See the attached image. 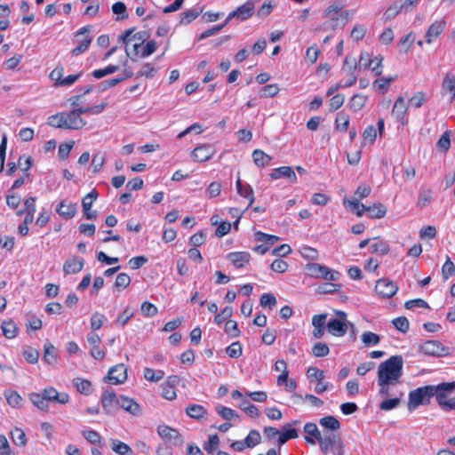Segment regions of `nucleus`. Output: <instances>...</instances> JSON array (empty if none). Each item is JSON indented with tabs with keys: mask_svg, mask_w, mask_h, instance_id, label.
I'll use <instances>...</instances> for the list:
<instances>
[{
	"mask_svg": "<svg viewBox=\"0 0 455 455\" xmlns=\"http://www.w3.org/2000/svg\"><path fill=\"white\" fill-rule=\"evenodd\" d=\"M403 360L402 355H392L379 365L378 385L379 394L383 396L390 395V386L400 382L403 375Z\"/></svg>",
	"mask_w": 455,
	"mask_h": 455,
	"instance_id": "f257e3e1",
	"label": "nucleus"
},
{
	"mask_svg": "<svg viewBox=\"0 0 455 455\" xmlns=\"http://www.w3.org/2000/svg\"><path fill=\"white\" fill-rule=\"evenodd\" d=\"M126 46L132 48V54L137 57L145 58L153 54L156 50V43L155 40H149L145 45V33L139 32L133 34V28L125 30L120 36Z\"/></svg>",
	"mask_w": 455,
	"mask_h": 455,
	"instance_id": "f03ea898",
	"label": "nucleus"
},
{
	"mask_svg": "<svg viewBox=\"0 0 455 455\" xmlns=\"http://www.w3.org/2000/svg\"><path fill=\"white\" fill-rule=\"evenodd\" d=\"M342 7L339 3H333L323 11L322 17L324 21L320 27L321 30H336L347 24L350 12L349 11L342 12Z\"/></svg>",
	"mask_w": 455,
	"mask_h": 455,
	"instance_id": "7ed1b4c3",
	"label": "nucleus"
},
{
	"mask_svg": "<svg viewBox=\"0 0 455 455\" xmlns=\"http://www.w3.org/2000/svg\"><path fill=\"white\" fill-rule=\"evenodd\" d=\"M48 124L52 127L65 130H79L86 124V121L77 116L73 110L69 112L57 113L49 116Z\"/></svg>",
	"mask_w": 455,
	"mask_h": 455,
	"instance_id": "20e7f679",
	"label": "nucleus"
},
{
	"mask_svg": "<svg viewBox=\"0 0 455 455\" xmlns=\"http://www.w3.org/2000/svg\"><path fill=\"white\" fill-rule=\"evenodd\" d=\"M433 385L417 387L409 393L407 408L409 411H415L419 405H427L434 397Z\"/></svg>",
	"mask_w": 455,
	"mask_h": 455,
	"instance_id": "39448f33",
	"label": "nucleus"
},
{
	"mask_svg": "<svg viewBox=\"0 0 455 455\" xmlns=\"http://www.w3.org/2000/svg\"><path fill=\"white\" fill-rule=\"evenodd\" d=\"M434 396L439 407L444 411H449L451 404V397L448 396V392L455 390V382H443L438 385H433Z\"/></svg>",
	"mask_w": 455,
	"mask_h": 455,
	"instance_id": "423d86ee",
	"label": "nucleus"
},
{
	"mask_svg": "<svg viewBox=\"0 0 455 455\" xmlns=\"http://www.w3.org/2000/svg\"><path fill=\"white\" fill-rule=\"evenodd\" d=\"M306 270L308 275L327 281H338L340 276L339 272L318 263L307 264Z\"/></svg>",
	"mask_w": 455,
	"mask_h": 455,
	"instance_id": "0eeeda50",
	"label": "nucleus"
},
{
	"mask_svg": "<svg viewBox=\"0 0 455 455\" xmlns=\"http://www.w3.org/2000/svg\"><path fill=\"white\" fill-rule=\"evenodd\" d=\"M336 315L339 318L331 319L327 324L326 328L328 332L335 337H342L347 333V314L343 311H336Z\"/></svg>",
	"mask_w": 455,
	"mask_h": 455,
	"instance_id": "6e6552de",
	"label": "nucleus"
},
{
	"mask_svg": "<svg viewBox=\"0 0 455 455\" xmlns=\"http://www.w3.org/2000/svg\"><path fill=\"white\" fill-rule=\"evenodd\" d=\"M75 38L77 45L71 51V53L73 56H78L86 52L92 43V37L90 36V28L83 27L80 28L76 32Z\"/></svg>",
	"mask_w": 455,
	"mask_h": 455,
	"instance_id": "1a4fd4ad",
	"label": "nucleus"
},
{
	"mask_svg": "<svg viewBox=\"0 0 455 455\" xmlns=\"http://www.w3.org/2000/svg\"><path fill=\"white\" fill-rule=\"evenodd\" d=\"M254 13V1L248 0L235 10L232 11L226 19L228 24L233 18L236 17L241 21L246 20Z\"/></svg>",
	"mask_w": 455,
	"mask_h": 455,
	"instance_id": "9d476101",
	"label": "nucleus"
},
{
	"mask_svg": "<svg viewBox=\"0 0 455 455\" xmlns=\"http://www.w3.org/2000/svg\"><path fill=\"white\" fill-rule=\"evenodd\" d=\"M126 379L127 369L124 363L112 366L105 377V380L112 385L123 384Z\"/></svg>",
	"mask_w": 455,
	"mask_h": 455,
	"instance_id": "9b49d317",
	"label": "nucleus"
},
{
	"mask_svg": "<svg viewBox=\"0 0 455 455\" xmlns=\"http://www.w3.org/2000/svg\"><path fill=\"white\" fill-rule=\"evenodd\" d=\"M398 287L396 283L387 278L378 280L375 285V291L383 299L392 298L396 293Z\"/></svg>",
	"mask_w": 455,
	"mask_h": 455,
	"instance_id": "f8f14e48",
	"label": "nucleus"
},
{
	"mask_svg": "<svg viewBox=\"0 0 455 455\" xmlns=\"http://www.w3.org/2000/svg\"><path fill=\"white\" fill-rule=\"evenodd\" d=\"M216 153L215 148L211 144H202L194 148L191 157L194 162L204 163L210 160Z\"/></svg>",
	"mask_w": 455,
	"mask_h": 455,
	"instance_id": "ddd939ff",
	"label": "nucleus"
},
{
	"mask_svg": "<svg viewBox=\"0 0 455 455\" xmlns=\"http://www.w3.org/2000/svg\"><path fill=\"white\" fill-rule=\"evenodd\" d=\"M157 434L164 441L172 443L175 445H181L184 442L179 431L167 425L158 426Z\"/></svg>",
	"mask_w": 455,
	"mask_h": 455,
	"instance_id": "4468645a",
	"label": "nucleus"
},
{
	"mask_svg": "<svg viewBox=\"0 0 455 455\" xmlns=\"http://www.w3.org/2000/svg\"><path fill=\"white\" fill-rule=\"evenodd\" d=\"M100 403L104 411L110 414L118 408L119 397L116 396L114 391L105 390L102 392Z\"/></svg>",
	"mask_w": 455,
	"mask_h": 455,
	"instance_id": "2eb2a0df",
	"label": "nucleus"
},
{
	"mask_svg": "<svg viewBox=\"0 0 455 455\" xmlns=\"http://www.w3.org/2000/svg\"><path fill=\"white\" fill-rule=\"evenodd\" d=\"M180 381V378L177 375L169 376L167 380L161 384V395L166 400H174L177 397L176 385Z\"/></svg>",
	"mask_w": 455,
	"mask_h": 455,
	"instance_id": "dca6fc26",
	"label": "nucleus"
},
{
	"mask_svg": "<svg viewBox=\"0 0 455 455\" xmlns=\"http://www.w3.org/2000/svg\"><path fill=\"white\" fill-rule=\"evenodd\" d=\"M41 392L48 402H53L60 404H66L69 402L70 399L69 395L68 393H59L57 389L53 387H46Z\"/></svg>",
	"mask_w": 455,
	"mask_h": 455,
	"instance_id": "f3484780",
	"label": "nucleus"
},
{
	"mask_svg": "<svg viewBox=\"0 0 455 455\" xmlns=\"http://www.w3.org/2000/svg\"><path fill=\"white\" fill-rule=\"evenodd\" d=\"M300 424V421L295 419L290 423L283 426L279 437L277 439L278 444L283 445L288 440L295 439L299 436L298 431L294 428V426Z\"/></svg>",
	"mask_w": 455,
	"mask_h": 455,
	"instance_id": "a211bd4d",
	"label": "nucleus"
},
{
	"mask_svg": "<svg viewBox=\"0 0 455 455\" xmlns=\"http://www.w3.org/2000/svg\"><path fill=\"white\" fill-rule=\"evenodd\" d=\"M87 341L91 347V355L96 360H103L105 351L100 347V343L101 342L100 337L97 333L91 332L87 335Z\"/></svg>",
	"mask_w": 455,
	"mask_h": 455,
	"instance_id": "6ab92c4d",
	"label": "nucleus"
},
{
	"mask_svg": "<svg viewBox=\"0 0 455 455\" xmlns=\"http://www.w3.org/2000/svg\"><path fill=\"white\" fill-rule=\"evenodd\" d=\"M446 22L444 20H437L430 25L425 35V41L430 44L434 42L444 30Z\"/></svg>",
	"mask_w": 455,
	"mask_h": 455,
	"instance_id": "aec40b11",
	"label": "nucleus"
},
{
	"mask_svg": "<svg viewBox=\"0 0 455 455\" xmlns=\"http://www.w3.org/2000/svg\"><path fill=\"white\" fill-rule=\"evenodd\" d=\"M269 176L272 180L286 178L291 183H297V181H298L297 175H296L293 168L291 166H281L278 168H275L272 170Z\"/></svg>",
	"mask_w": 455,
	"mask_h": 455,
	"instance_id": "412c9836",
	"label": "nucleus"
},
{
	"mask_svg": "<svg viewBox=\"0 0 455 455\" xmlns=\"http://www.w3.org/2000/svg\"><path fill=\"white\" fill-rule=\"evenodd\" d=\"M419 351L424 355L440 356L443 354L444 347L437 340H427L420 346Z\"/></svg>",
	"mask_w": 455,
	"mask_h": 455,
	"instance_id": "4be33fe9",
	"label": "nucleus"
},
{
	"mask_svg": "<svg viewBox=\"0 0 455 455\" xmlns=\"http://www.w3.org/2000/svg\"><path fill=\"white\" fill-rule=\"evenodd\" d=\"M76 212V204L71 202L68 203L66 200H61L56 206V212L65 220L73 219Z\"/></svg>",
	"mask_w": 455,
	"mask_h": 455,
	"instance_id": "5701e85b",
	"label": "nucleus"
},
{
	"mask_svg": "<svg viewBox=\"0 0 455 455\" xmlns=\"http://www.w3.org/2000/svg\"><path fill=\"white\" fill-rule=\"evenodd\" d=\"M235 187L237 193L240 196L248 200V205L245 210H248L251 204H253L254 198V191L252 188L249 184H243L241 179L238 177L235 181Z\"/></svg>",
	"mask_w": 455,
	"mask_h": 455,
	"instance_id": "b1692460",
	"label": "nucleus"
},
{
	"mask_svg": "<svg viewBox=\"0 0 455 455\" xmlns=\"http://www.w3.org/2000/svg\"><path fill=\"white\" fill-rule=\"evenodd\" d=\"M228 259L231 261L236 268L244 267L251 260V254L247 251H233L227 255Z\"/></svg>",
	"mask_w": 455,
	"mask_h": 455,
	"instance_id": "393cba45",
	"label": "nucleus"
},
{
	"mask_svg": "<svg viewBox=\"0 0 455 455\" xmlns=\"http://www.w3.org/2000/svg\"><path fill=\"white\" fill-rule=\"evenodd\" d=\"M84 260L77 257L68 259L63 264V272L65 275L77 274L84 268Z\"/></svg>",
	"mask_w": 455,
	"mask_h": 455,
	"instance_id": "a878e982",
	"label": "nucleus"
},
{
	"mask_svg": "<svg viewBox=\"0 0 455 455\" xmlns=\"http://www.w3.org/2000/svg\"><path fill=\"white\" fill-rule=\"evenodd\" d=\"M407 109L408 108L405 104L404 98L403 96H399L393 106L392 116L402 124H404Z\"/></svg>",
	"mask_w": 455,
	"mask_h": 455,
	"instance_id": "bb28decb",
	"label": "nucleus"
},
{
	"mask_svg": "<svg viewBox=\"0 0 455 455\" xmlns=\"http://www.w3.org/2000/svg\"><path fill=\"white\" fill-rule=\"evenodd\" d=\"M320 448L323 452L326 453L328 451L332 450L337 444L342 446L340 438L336 434H330L327 435H321L320 441H318Z\"/></svg>",
	"mask_w": 455,
	"mask_h": 455,
	"instance_id": "cd10ccee",
	"label": "nucleus"
},
{
	"mask_svg": "<svg viewBox=\"0 0 455 455\" xmlns=\"http://www.w3.org/2000/svg\"><path fill=\"white\" fill-rule=\"evenodd\" d=\"M326 318H327V314L315 315L312 317V324L314 326L312 335L315 339H320L323 336L325 325L327 324Z\"/></svg>",
	"mask_w": 455,
	"mask_h": 455,
	"instance_id": "c85d7f7f",
	"label": "nucleus"
},
{
	"mask_svg": "<svg viewBox=\"0 0 455 455\" xmlns=\"http://www.w3.org/2000/svg\"><path fill=\"white\" fill-rule=\"evenodd\" d=\"M443 94H448L450 101L455 99V76L447 73L442 83Z\"/></svg>",
	"mask_w": 455,
	"mask_h": 455,
	"instance_id": "c756f323",
	"label": "nucleus"
},
{
	"mask_svg": "<svg viewBox=\"0 0 455 455\" xmlns=\"http://www.w3.org/2000/svg\"><path fill=\"white\" fill-rule=\"evenodd\" d=\"M304 432L307 435L305 436L306 443L314 444L315 440L318 442L321 438V433L315 423L308 422L304 426Z\"/></svg>",
	"mask_w": 455,
	"mask_h": 455,
	"instance_id": "7c9ffc66",
	"label": "nucleus"
},
{
	"mask_svg": "<svg viewBox=\"0 0 455 455\" xmlns=\"http://www.w3.org/2000/svg\"><path fill=\"white\" fill-rule=\"evenodd\" d=\"M29 401L36 406L38 410L47 412L49 411V402L43 395L42 392L36 393L33 392L28 395Z\"/></svg>",
	"mask_w": 455,
	"mask_h": 455,
	"instance_id": "2f4dec72",
	"label": "nucleus"
},
{
	"mask_svg": "<svg viewBox=\"0 0 455 455\" xmlns=\"http://www.w3.org/2000/svg\"><path fill=\"white\" fill-rule=\"evenodd\" d=\"M118 407L132 413V415H138L140 411V405L132 398L126 396L119 397Z\"/></svg>",
	"mask_w": 455,
	"mask_h": 455,
	"instance_id": "473e14b6",
	"label": "nucleus"
},
{
	"mask_svg": "<svg viewBox=\"0 0 455 455\" xmlns=\"http://www.w3.org/2000/svg\"><path fill=\"white\" fill-rule=\"evenodd\" d=\"M57 359L58 353L55 347L50 341H46L44 346L43 361L48 364H55Z\"/></svg>",
	"mask_w": 455,
	"mask_h": 455,
	"instance_id": "72a5a7b5",
	"label": "nucleus"
},
{
	"mask_svg": "<svg viewBox=\"0 0 455 455\" xmlns=\"http://www.w3.org/2000/svg\"><path fill=\"white\" fill-rule=\"evenodd\" d=\"M73 385L76 388V391L82 395H89L92 393V384L88 379L83 378H75L73 379Z\"/></svg>",
	"mask_w": 455,
	"mask_h": 455,
	"instance_id": "f704fd0d",
	"label": "nucleus"
},
{
	"mask_svg": "<svg viewBox=\"0 0 455 455\" xmlns=\"http://www.w3.org/2000/svg\"><path fill=\"white\" fill-rule=\"evenodd\" d=\"M3 335L8 339H14L18 334V327L13 320H4L1 324Z\"/></svg>",
	"mask_w": 455,
	"mask_h": 455,
	"instance_id": "c9c22d12",
	"label": "nucleus"
},
{
	"mask_svg": "<svg viewBox=\"0 0 455 455\" xmlns=\"http://www.w3.org/2000/svg\"><path fill=\"white\" fill-rule=\"evenodd\" d=\"M252 159L254 164L260 168L267 166L272 161V156L266 154L261 149H255L252 152Z\"/></svg>",
	"mask_w": 455,
	"mask_h": 455,
	"instance_id": "e433bc0d",
	"label": "nucleus"
},
{
	"mask_svg": "<svg viewBox=\"0 0 455 455\" xmlns=\"http://www.w3.org/2000/svg\"><path fill=\"white\" fill-rule=\"evenodd\" d=\"M365 212L371 219H381L385 217L387 209L381 203H374L372 205L366 206Z\"/></svg>",
	"mask_w": 455,
	"mask_h": 455,
	"instance_id": "4c0bfd02",
	"label": "nucleus"
},
{
	"mask_svg": "<svg viewBox=\"0 0 455 455\" xmlns=\"http://www.w3.org/2000/svg\"><path fill=\"white\" fill-rule=\"evenodd\" d=\"M110 447L112 451L119 455H132V448L125 443L118 439L110 440Z\"/></svg>",
	"mask_w": 455,
	"mask_h": 455,
	"instance_id": "58836bf2",
	"label": "nucleus"
},
{
	"mask_svg": "<svg viewBox=\"0 0 455 455\" xmlns=\"http://www.w3.org/2000/svg\"><path fill=\"white\" fill-rule=\"evenodd\" d=\"M186 413L192 419H202L207 415V411L203 405L193 403L186 408Z\"/></svg>",
	"mask_w": 455,
	"mask_h": 455,
	"instance_id": "ea45409f",
	"label": "nucleus"
},
{
	"mask_svg": "<svg viewBox=\"0 0 455 455\" xmlns=\"http://www.w3.org/2000/svg\"><path fill=\"white\" fill-rule=\"evenodd\" d=\"M11 438L12 443L20 447H25L28 443V439L25 432L20 427H15L11 431Z\"/></svg>",
	"mask_w": 455,
	"mask_h": 455,
	"instance_id": "a19ab883",
	"label": "nucleus"
},
{
	"mask_svg": "<svg viewBox=\"0 0 455 455\" xmlns=\"http://www.w3.org/2000/svg\"><path fill=\"white\" fill-rule=\"evenodd\" d=\"M349 116L344 112L338 113L336 119H335V130L338 132H340L342 133H345L349 126Z\"/></svg>",
	"mask_w": 455,
	"mask_h": 455,
	"instance_id": "79ce46f5",
	"label": "nucleus"
},
{
	"mask_svg": "<svg viewBox=\"0 0 455 455\" xmlns=\"http://www.w3.org/2000/svg\"><path fill=\"white\" fill-rule=\"evenodd\" d=\"M366 100V96L363 94H355L348 102V108L353 112H358L364 107Z\"/></svg>",
	"mask_w": 455,
	"mask_h": 455,
	"instance_id": "37998d69",
	"label": "nucleus"
},
{
	"mask_svg": "<svg viewBox=\"0 0 455 455\" xmlns=\"http://www.w3.org/2000/svg\"><path fill=\"white\" fill-rule=\"evenodd\" d=\"M7 403L13 408L21 407L22 397L15 390H7L4 392Z\"/></svg>",
	"mask_w": 455,
	"mask_h": 455,
	"instance_id": "c03bdc74",
	"label": "nucleus"
},
{
	"mask_svg": "<svg viewBox=\"0 0 455 455\" xmlns=\"http://www.w3.org/2000/svg\"><path fill=\"white\" fill-rule=\"evenodd\" d=\"M343 204L345 207H350L353 211H355L358 217L363 216L365 212L366 206L360 203L359 199L348 200L344 198Z\"/></svg>",
	"mask_w": 455,
	"mask_h": 455,
	"instance_id": "a18cd8bd",
	"label": "nucleus"
},
{
	"mask_svg": "<svg viewBox=\"0 0 455 455\" xmlns=\"http://www.w3.org/2000/svg\"><path fill=\"white\" fill-rule=\"evenodd\" d=\"M366 60L368 62H365L363 64V68H366L367 67H370L376 76H380L382 73L383 57H374L373 59H367Z\"/></svg>",
	"mask_w": 455,
	"mask_h": 455,
	"instance_id": "49530a36",
	"label": "nucleus"
},
{
	"mask_svg": "<svg viewBox=\"0 0 455 455\" xmlns=\"http://www.w3.org/2000/svg\"><path fill=\"white\" fill-rule=\"evenodd\" d=\"M319 424L323 427L332 431H336L340 427L339 421L334 416L331 415L321 418Z\"/></svg>",
	"mask_w": 455,
	"mask_h": 455,
	"instance_id": "de8ad7c7",
	"label": "nucleus"
},
{
	"mask_svg": "<svg viewBox=\"0 0 455 455\" xmlns=\"http://www.w3.org/2000/svg\"><path fill=\"white\" fill-rule=\"evenodd\" d=\"M414 42V36L412 33H409L402 36L397 44L400 51L403 53H407L412 47Z\"/></svg>",
	"mask_w": 455,
	"mask_h": 455,
	"instance_id": "09e8293b",
	"label": "nucleus"
},
{
	"mask_svg": "<svg viewBox=\"0 0 455 455\" xmlns=\"http://www.w3.org/2000/svg\"><path fill=\"white\" fill-rule=\"evenodd\" d=\"M427 94L422 91L416 92L409 99V105L414 108H419L427 101Z\"/></svg>",
	"mask_w": 455,
	"mask_h": 455,
	"instance_id": "8fccbe9b",
	"label": "nucleus"
},
{
	"mask_svg": "<svg viewBox=\"0 0 455 455\" xmlns=\"http://www.w3.org/2000/svg\"><path fill=\"white\" fill-rule=\"evenodd\" d=\"M164 371L163 370H154L152 368L144 369V378L151 382H157L164 379Z\"/></svg>",
	"mask_w": 455,
	"mask_h": 455,
	"instance_id": "3c124183",
	"label": "nucleus"
},
{
	"mask_svg": "<svg viewBox=\"0 0 455 455\" xmlns=\"http://www.w3.org/2000/svg\"><path fill=\"white\" fill-rule=\"evenodd\" d=\"M390 251L389 244L386 241H379L372 243L370 246V251L371 253H377L379 255H387Z\"/></svg>",
	"mask_w": 455,
	"mask_h": 455,
	"instance_id": "603ef678",
	"label": "nucleus"
},
{
	"mask_svg": "<svg viewBox=\"0 0 455 455\" xmlns=\"http://www.w3.org/2000/svg\"><path fill=\"white\" fill-rule=\"evenodd\" d=\"M217 413L224 419L229 420L231 419H238L239 415L237 412L228 407L219 405L216 407Z\"/></svg>",
	"mask_w": 455,
	"mask_h": 455,
	"instance_id": "864d4df0",
	"label": "nucleus"
},
{
	"mask_svg": "<svg viewBox=\"0 0 455 455\" xmlns=\"http://www.w3.org/2000/svg\"><path fill=\"white\" fill-rule=\"evenodd\" d=\"M255 237L257 241L262 242L264 244L267 246L275 244L280 239L279 236L277 235H268L261 231H258L255 234Z\"/></svg>",
	"mask_w": 455,
	"mask_h": 455,
	"instance_id": "5fc2aeb1",
	"label": "nucleus"
},
{
	"mask_svg": "<svg viewBox=\"0 0 455 455\" xmlns=\"http://www.w3.org/2000/svg\"><path fill=\"white\" fill-rule=\"evenodd\" d=\"M119 69L118 65H108L104 68H99L92 71V76L96 79H100L105 76L111 75Z\"/></svg>",
	"mask_w": 455,
	"mask_h": 455,
	"instance_id": "6e6d98bb",
	"label": "nucleus"
},
{
	"mask_svg": "<svg viewBox=\"0 0 455 455\" xmlns=\"http://www.w3.org/2000/svg\"><path fill=\"white\" fill-rule=\"evenodd\" d=\"M341 288V284L334 283H324L317 287V292L320 294H331L339 291Z\"/></svg>",
	"mask_w": 455,
	"mask_h": 455,
	"instance_id": "4d7b16f0",
	"label": "nucleus"
},
{
	"mask_svg": "<svg viewBox=\"0 0 455 455\" xmlns=\"http://www.w3.org/2000/svg\"><path fill=\"white\" fill-rule=\"evenodd\" d=\"M402 396L403 393L400 394V396L382 401L379 404V409L387 411L396 408L401 403Z\"/></svg>",
	"mask_w": 455,
	"mask_h": 455,
	"instance_id": "13d9d810",
	"label": "nucleus"
},
{
	"mask_svg": "<svg viewBox=\"0 0 455 455\" xmlns=\"http://www.w3.org/2000/svg\"><path fill=\"white\" fill-rule=\"evenodd\" d=\"M277 300L273 293H263L259 299V304L262 307H268L273 309L276 305Z\"/></svg>",
	"mask_w": 455,
	"mask_h": 455,
	"instance_id": "bf43d9fd",
	"label": "nucleus"
},
{
	"mask_svg": "<svg viewBox=\"0 0 455 455\" xmlns=\"http://www.w3.org/2000/svg\"><path fill=\"white\" fill-rule=\"evenodd\" d=\"M280 89L276 84H270L263 86L259 91L261 98L275 97L279 92Z\"/></svg>",
	"mask_w": 455,
	"mask_h": 455,
	"instance_id": "052dcab7",
	"label": "nucleus"
},
{
	"mask_svg": "<svg viewBox=\"0 0 455 455\" xmlns=\"http://www.w3.org/2000/svg\"><path fill=\"white\" fill-rule=\"evenodd\" d=\"M200 12L196 9H190L180 13V24H189L194 21L198 16Z\"/></svg>",
	"mask_w": 455,
	"mask_h": 455,
	"instance_id": "680f3d73",
	"label": "nucleus"
},
{
	"mask_svg": "<svg viewBox=\"0 0 455 455\" xmlns=\"http://www.w3.org/2000/svg\"><path fill=\"white\" fill-rule=\"evenodd\" d=\"M131 283V277L126 273H120L117 275L115 282V287L119 290L123 291L126 289Z\"/></svg>",
	"mask_w": 455,
	"mask_h": 455,
	"instance_id": "e2e57ef3",
	"label": "nucleus"
},
{
	"mask_svg": "<svg viewBox=\"0 0 455 455\" xmlns=\"http://www.w3.org/2000/svg\"><path fill=\"white\" fill-rule=\"evenodd\" d=\"M82 435L84 438L90 443L92 444H100L101 443V435L95 430H83Z\"/></svg>",
	"mask_w": 455,
	"mask_h": 455,
	"instance_id": "0e129e2a",
	"label": "nucleus"
},
{
	"mask_svg": "<svg viewBox=\"0 0 455 455\" xmlns=\"http://www.w3.org/2000/svg\"><path fill=\"white\" fill-rule=\"evenodd\" d=\"M244 440L248 448H253L260 443L261 436L258 430L252 429Z\"/></svg>",
	"mask_w": 455,
	"mask_h": 455,
	"instance_id": "69168bd1",
	"label": "nucleus"
},
{
	"mask_svg": "<svg viewBox=\"0 0 455 455\" xmlns=\"http://www.w3.org/2000/svg\"><path fill=\"white\" fill-rule=\"evenodd\" d=\"M403 12L400 4H393L389 5L383 14V18L386 21L395 19L399 12Z\"/></svg>",
	"mask_w": 455,
	"mask_h": 455,
	"instance_id": "338daca9",
	"label": "nucleus"
},
{
	"mask_svg": "<svg viewBox=\"0 0 455 455\" xmlns=\"http://www.w3.org/2000/svg\"><path fill=\"white\" fill-rule=\"evenodd\" d=\"M226 353L231 358H238L242 355L243 349L239 341L231 343L227 348Z\"/></svg>",
	"mask_w": 455,
	"mask_h": 455,
	"instance_id": "774afa93",
	"label": "nucleus"
}]
</instances>
